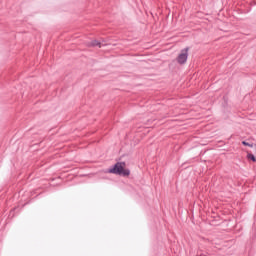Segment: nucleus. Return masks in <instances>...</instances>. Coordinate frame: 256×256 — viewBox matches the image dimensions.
I'll use <instances>...</instances> for the list:
<instances>
[{"mask_svg":"<svg viewBox=\"0 0 256 256\" xmlns=\"http://www.w3.org/2000/svg\"><path fill=\"white\" fill-rule=\"evenodd\" d=\"M125 167V162H118L114 165L112 169L109 170V173H113L114 175H123V177H129L131 172Z\"/></svg>","mask_w":256,"mask_h":256,"instance_id":"1","label":"nucleus"},{"mask_svg":"<svg viewBox=\"0 0 256 256\" xmlns=\"http://www.w3.org/2000/svg\"><path fill=\"white\" fill-rule=\"evenodd\" d=\"M187 57H189V49L185 48L181 51L177 58V62L180 63V65H183L187 63Z\"/></svg>","mask_w":256,"mask_h":256,"instance_id":"2","label":"nucleus"},{"mask_svg":"<svg viewBox=\"0 0 256 256\" xmlns=\"http://www.w3.org/2000/svg\"><path fill=\"white\" fill-rule=\"evenodd\" d=\"M91 47H101V43L97 40H93L90 42Z\"/></svg>","mask_w":256,"mask_h":256,"instance_id":"3","label":"nucleus"},{"mask_svg":"<svg viewBox=\"0 0 256 256\" xmlns=\"http://www.w3.org/2000/svg\"><path fill=\"white\" fill-rule=\"evenodd\" d=\"M247 159H250V160L253 161L254 163L256 162L255 156H254L253 154H251V153H248Z\"/></svg>","mask_w":256,"mask_h":256,"instance_id":"4","label":"nucleus"},{"mask_svg":"<svg viewBox=\"0 0 256 256\" xmlns=\"http://www.w3.org/2000/svg\"><path fill=\"white\" fill-rule=\"evenodd\" d=\"M242 143H243L244 145H249V143H247V142H245V141H243Z\"/></svg>","mask_w":256,"mask_h":256,"instance_id":"5","label":"nucleus"}]
</instances>
